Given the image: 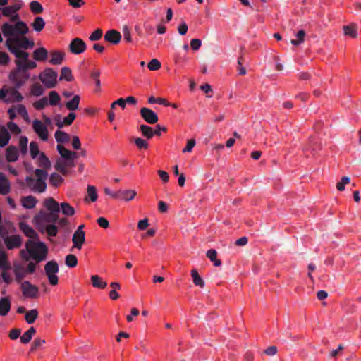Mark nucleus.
Segmentation results:
<instances>
[{
  "label": "nucleus",
  "instance_id": "obj_1",
  "mask_svg": "<svg viewBox=\"0 0 361 361\" xmlns=\"http://www.w3.org/2000/svg\"><path fill=\"white\" fill-rule=\"evenodd\" d=\"M1 32L7 37L6 46L16 57L26 58L29 56L28 53L21 50V49H27L29 47H32L34 45V43L30 42L25 36L28 32V27L25 23L18 21L14 25L5 23L1 26Z\"/></svg>",
  "mask_w": 361,
  "mask_h": 361
},
{
  "label": "nucleus",
  "instance_id": "obj_2",
  "mask_svg": "<svg viewBox=\"0 0 361 361\" xmlns=\"http://www.w3.org/2000/svg\"><path fill=\"white\" fill-rule=\"evenodd\" d=\"M58 219L59 216L54 215V213L41 210L34 216L32 223L40 231H44L49 236L54 237L58 233V228L55 225Z\"/></svg>",
  "mask_w": 361,
  "mask_h": 361
},
{
  "label": "nucleus",
  "instance_id": "obj_3",
  "mask_svg": "<svg viewBox=\"0 0 361 361\" xmlns=\"http://www.w3.org/2000/svg\"><path fill=\"white\" fill-rule=\"evenodd\" d=\"M57 150L61 158L56 161L55 169L66 175L68 173L69 168L75 166L74 160L78 157L77 154L59 144L57 145Z\"/></svg>",
  "mask_w": 361,
  "mask_h": 361
},
{
  "label": "nucleus",
  "instance_id": "obj_4",
  "mask_svg": "<svg viewBox=\"0 0 361 361\" xmlns=\"http://www.w3.org/2000/svg\"><path fill=\"white\" fill-rule=\"evenodd\" d=\"M36 178L32 177L26 178L27 187L35 192H43L47 188L46 179L47 173L42 169H36L35 171Z\"/></svg>",
  "mask_w": 361,
  "mask_h": 361
},
{
  "label": "nucleus",
  "instance_id": "obj_5",
  "mask_svg": "<svg viewBox=\"0 0 361 361\" xmlns=\"http://www.w3.org/2000/svg\"><path fill=\"white\" fill-rule=\"evenodd\" d=\"M25 248L31 258L38 262L44 260L47 254V248L42 242L30 239L25 243Z\"/></svg>",
  "mask_w": 361,
  "mask_h": 361
},
{
  "label": "nucleus",
  "instance_id": "obj_6",
  "mask_svg": "<svg viewBox=\"0 0 361 361\" xmlns=\"http://www.w3.org/2000/svg\"><path fill=\"white\" fill-rule=\"evenodd\" d=\"M51 120L47 116H43V121L39 119L32 121V130L41 141L46 142L49 140V132L48 126H51Z\"/></svg>",
  "mask_w": 361,
  "mask_h": 361
},
{
  "label": "nucleus",
  "instance_id": "obj_7",
  "mask_svg": "<svg viewBox=\"0 0 361 361\" xmlns=\"http://www.w3.org/2000/svg\"><path fill=\"white\" fill-rule=\"evenodd\" d=\"M16 64V69L11 73L9 78L15 86L19 88L28 80L29 74L22 68V65L18 63Z\"/></svg>",
  "mask_w": 361,
  "mask_h": 361
},
{
  "label": "nucleus",
  "instance_id": "obj_8",
  "mask_svg": "<svg viewBox=\"0 0 361 361\" xmlns=\"http://www.w3.org/2000/svg\"><path fill=\"white\" fill-rule=\"evenodd\" d=\"M0 99L6 103H14L21 102L23 97L16 89L9 87L0 90Z\"/></svg>",
  "mask_w": 361,
  "mask_h": 361
},
{
  "label": "nucleus",
  "instance_id": "obj_9",
  "mask_svg": "<svg viewBox=\"0 0 361 361\" xmlns=\"http://www.w3.org/2000/svg\"><path fill=\"white\" fill-rule=\"evenodd\" d=\"M44 271L49 282L52 286L58 284L59 278L56 274L59 272V266L55 261H49L44 266Z\"/></svg>",
  "mask_w": 361,
  "mask_h": 361
},
{
  "label": "nucleus",
  "instance_id": "obj_10",
  "mask_svg": "<svg viewBox=\"0 0 361 361\" xmlns=\"http://www.w3.org/2000/svg\"><path fill=\"white\" fill-rule=\"evenodd\" d=\"M39 78L45 87L51 88L56 84L57 73L51 68H46L39 74Z\"/></svg>",
  "mask_w": 361,
  "mask_h": 361
},
{
  "label": "nucleus",
  "instance_id": "obj_11",
  "mask_svg": "<svg viewBox=\"0 0 361 361\" xmlns=\"http://www.w3.org/2000/svg\"><path fill=\"white\" fill-rule=\"evenodd\" d=\"M84 225H80L76 231L74 232L73 235L72 237V242L73 243V247L71 248V251H73L74 249H78L80 250L82 249V245L85 241V234L83 231Z\"/></svg>",
  "mask_w": 361,
  "mask_h": 361
},
{
  "label": "nucleus",
  "instance_id": "obj_12",
  "mask_svg": "<svg viewBox=\"0 0 361 361\" xmlns=\"http://www.w3.org/2000/svg\"><path fill=\"white\" fill-rule=\"evenodd\" d=\"M20 289L23 295L26 298H37L39 295V290L37 286L25 281L21 283Z\"/></svg>",
  "mask_w": 361,
  "mask_h": 361
},
{
  "label": "nucleus",
  "instance_id": "obj_13",
  "mask_svg": "<svg viewBox=\"0 0 361 361\" xmlns=\"http://www.w3.org/2000/svg\"><path fill=\"white\" fill-rule=\"evenodd\" d=\"M22 7L20 2L16 3L13 5L4 6L1 10L2 15L5 17H11L12 21H16L19 18L17 11Z\"/></svg>",
  "mask_w": 361,
  "mask_h": 361
},
{
  "label": "nucleus",
  "instance_id": "obj_14",
  "mask_svg": "<svg viewBox=\"0 0 361 361\" xmlns=\"http://www.w3.org/2000/svg\"><path fill=\"white\" fill-rule=\"evenodd\" d=\"M87 49L86 43L80 38H74L69 44L70 51L73 54L83 53Z\"/></svg>",
  "mask_w": 361,
  "mask_h": 361
},
{
  "label": "nucleus",
  "instance_id": "obj_15",
  "mask_svg": "<svg viewBox=\"0 0 361 361\" xmlns=\"http://www.w3.org/2000/svg\"><path fill=\"white\" fill-rule=\"evenodd\" d=\"M3 240L8 250L18 248L22 245V238L19 235H8Z\"/></svg>",
  "mask_w": 361,
  "mask_h": 361
},
{
  "label": "nucleus",
  "instance_id": "obj_16",
  "mask_svg": "<svg viewBox=\"0 0 361 361\" xmlns=\"http://www.w3.org/2000/svg\"><path fill=\"white\" fill-rule=\"evenodd\" d=\"M142 118L149 124H154L158 121V116L152 109L143 107L140 109Z\"/></svg>",
  "mask_w": 361,
  "mask_h": 361
},
{
  "label": "nucleus",
  "instance_id": "obj_17",
  "mask_svg": "<svg viewBox=\"0 0 361 361\" xmlns=\"http://www.w3.org/2000/svg\"><path fill=\"white\" fill-rule=\"evenodd\" d=\"M43 204L49 212H53L54 215L59 216L60 207L59 203L53 197L45 199Z\"/></svg>",
  "mask_w": 361,
  "mask_h": 361
},
{
  "label": "nucleus",
  "instance_id": "obj_18",
  "mask_svg": "<svg viewBox=\"0 0 361 361\" xmlns=\"http://www.w3.org/2000/svg\"><path fill=\"white\" fill-rule=\"evenodd\" d=\"M19 228L27 237L32 238V240L38 238V235L36 231L24 221L19 223Z\"/></svg>",
  "mask_w": 361,
  "mask_h": 361
},
{
  "label": "nucleus",
  "instance_id": "obj_19",
  "mask_svg": "<svg viewBox=\"0 0 361 361\" xmlns=\"http://www.w3.org/2000/svg\"><path fill=\"white\" fill-rule=\"evenodd\" d=\"M137 195L134 190H119L118 200L128 202L133 200Z\"/></svg>",
  "mask_w": 361,
  "mask_h": 361
},
{
  "label": "nucleus",
  "instance_id": "obj_20",
  "mask_svg": "<svg viewBox=\"0 0 361 361\" xmlns=\"http://www.w3.org/2000/svg\"><path fill=\"white\" fill-rule=\"evenodd\" d=\"M104 39L109 42L116 44L121 41V35L119 32L115 30H111L106 32Z\"/></svg>",
  "mask_w": 361,
  "mask_h": 361
},
{
  "label": "nucleus",
  "instance_id": "obj_21",
  "mask_svg": "<svg viewBox=\"0 0 361 361\" xmlns=\"http://www.w3.org/2000/svg\"><path fill=\"white\" fill-rule=\"evenodd\" d=\"M20 202L24 208L31 209L36 207L37 200L34 196L28 195L22 197L20 199Z\"/></svg>",
  "mask_w": 361,
  "mask_h": 361
},
{
  "label": "nucleus",
  "instance_id": "obj_22",
  "mask_svg": "<svg viewBox=\"0 0 361 361\" xmlns=\"http://www.w3.org/2000/svg\"><path fill=\"white\" fill-rule=\"evenodd\" d=\"M358 26L355 23H350L343 27V34L351 38H356L357 37Z\"/></svg>",
  "mask_w": 361,
  "mask_h": 361
},
{
  "label": "nucleus",
  "instance_id": "obj_23",
  "mask_svg": "<svg viewBox=\"0 0 361 361\" xmlns=\"http://www.w3.org/2000/svg\"><path fill=\"white\" fill-rule=\"evenodd\" d=\"M11 190V183L5 175L0 173V194L6 195Z\"/></svg>",
  "mask_w": 361,
  "mask_h": 361
},
{
  "label": "nucleus",
  "instance_id": "obj_24",
  "mask_svg": "<svg viewBox=\"0 0 361 361\" xmlns=\"http://www.w3.org/2000/svg\"><path fill=\"white\" fill-rule=\"evenodd\" d=\"M18 150L15 146H9L6 150V159L9 162H15L18 159Z\"/></svg>",
  "mask_w": 361,
  "mask_h": 361
},
{
  "label": "nucleus",
  "instance_id": "obj_25",
  "mask_svg": "<svg viewBox=\"0 0 361 361\" xmlns=\"http://www.w3.org/2000/svg\"><path fill=\"white\" fill-rule=\"evenodd\" d=\"M17 60H16V63H18L22 65V68L27 71V69H32L37 67V63L33 61H28V56L26 58L23 57H16Z\"/></svg>",
  "mask_w": 361,
  "mask_h": 361
},
{
  "label": "nucleus",
  "instance_id": "obj_26",
  "mask_svg": "<svg viewBox=\"0 0 361 361\" xmlns=\"http://www.w3.org/2000/svg\"><path fill=\"white\" fill-rule=\"evenodd\" d=\"M14 231L13 225L10 222L0 223V235L2 239L9 235Z\"/></svg>",
  "mask_w": 361,
  "mask_h": 361
},
{
  "label": "nucleus",
  "instance_id": "obj_27",
  "mask_svg": "<svg viewBox=\"0 0 361 361\" xmlns=\"http://www.w3.org/2000/svg\"><path fill=\"white\" fill-rule=\"evenodd\" d=\"M11 139V135L8 130L0 125V147H4L7 145Z\"/></svg>",
  "mask_w": 361,
  "mask_h": 361
},
{
  "label": "nucleus",
  "instance_id": "obj_28",
  "mask_svg": "<svg viewBox=\"0 0 361 361\" xmlns=\"http://www.w3.org/2000/svg\"><path fill=\"white\" fill-rule=\"evenodd\" d=\"M64 59V54L59 51H54L50 53L49 63L53 65L61 64Z\"/></svg>",
  "mask_w": 361,
  "mask_h": 361
},
{
  "label": "nucleus",
  "instance_id": "obj_29",
  "mask_svg": "<svg viewBox=\"0 0 361 361\" xmlns=\"http://www.w3.org/2000/svg\"><path fill=\"white\" fill-rule=\"evenodd\" d=\"M13 272L16 277V281L18 283H22V280L26 275V271L25 269L18 264H14Z\"/></svg>",
  "mask_w": 361,
  "mask_h": 361
},
{
  "label": "nucleus",
  "instance_id": "obj_30",
  "mask_svg": "<svg viewBox=\"0 0 361 361\" xmlns=\"http://www.w3.org/2000/svg\"><path fill=\"white\" fill-rule=\"evenodd\" d=\"M11 310V302L8 298H3L0 299V315L6 316Z\"/></svg>",
  "mask_w": 361,
  "mask_h": 361
},
{
  "label": "nucleus",
  "instance_id": "obj_31",
  "mask_svg": "<svg viewBox=\"0 0 361 361\" xmlns=\"http://www.w3.org/2000/svg\"><path fill=\"white\" fill-rule=\"evenodd\" d=\"M80 102V97L79 95L76 94L74 95L70 101H68L65 105L68 110L73 111L78 109Z\"/></svg>",
  "mask_w": 361,
  "mask_h": 361
},
{
  "label": "nucleus",
  "instance_id": "obj_32",
  "mask_svg": "<svg viewBox=\"0 0 361 361\" xmlns=\"http://www.w3.org/2000/svg\"><path fill=\"white\" fill-rule=\"evenodd\" d=\"M48 52L45 48L40 47L36 49L33 52V57L36 61H45L47 58Z\"/></svg>",
  "mask_w": 361,
  "mask_h": 361
},
{
  "label": "nucleus",
  "instance_id": "obj_33",
  "mask_svg": "<svg viewBox=\"0 0 361 361\" xmlns=\"http://www.w3.org/2000/svg\"><path fill=\"white\" fill-rule=\"evenodd\" d=\"M35 333V329L33 326L30 327L20 337V342L24 344L28 343L31 341Z\"/></svg>",
  "mask_w": 361,
  "mask_h": 361
},
{
  "label": "nucleus",
  "instance_id": "obj_34",
  "mask_svg": "<svg viewBox=\"0 0 361 361\" xmlns=\"http://www.w3.org/2000/svg\"><path fill=\"white\" fill-rule=\"evenodd\" d=\"M91 282L93 287L100 289H104L107 286V283L102 281V278L98 275H92L91 276Z\"/></svg>",
  "mask_w": 361,
  "mask_h": 361
},
{
  "label": "nucleus",
  "instance_id": "obj_35",
  "mask_svg": "<svg viewBox=\"0 0 361 361\" xmlns=\"http://www.w3.org/2000/svg\"><path fill=\"white\" fill-rule=\"evenodd\" d=\"M0 268L3 269V271H8L11 268L7 255L4 251L0 252Z\"/></svg>",
  "mask_w": 361,
  "mask_h": 361
},
{
  "label": "nucleus",
  "instance_id": "obj_36",
  "mask_svg": "<svg viewBox=\"0 0 361 361\" xmlns=\"http://www.w3.org/2000/svg\"><path fill=\"white\" fill-rule=\"evenodd\" d=\"M16 112L20 115L26 122H30V117L25 106L23 104H17L13 106Z\"/></svg>",
  "mask_w": 361,
  "mask_h": 361
},
{
  "label": "nucleus",
  "instance_id": "obj_37",
  "mask_svg": "<svg viewBox=\"0 0 361 361\" xmlns=\"http://www.w3.org/2000/svg\"><path fill=\"white\" fill-rule=\"evenodd\" d=\"M191 276L192 278L193 283L195 286H199L200 288L204 287V282L202 277L199 275L196 269H192L191 271Z\"/></svg>",
  "mask_w": 361,
  "mask_h": 361
},
{
  "label": "nucleus",
  "instance_id": "obj_38",
  "mask_svg": "<svg viewBox=\"0 0 361 361\" xmlns=\"http://www.w3.org/2000/svg\"><path fill=\"white\" fill-rule=\"evenodd\" d=\"M61 97L56 91H51L49 93L48 104L51 106H56L59 104Z\"/></svg>",
  "mask_w": 361,
  "mask_h": 361
},
{
  "label": "nucleus",
  "instance_id": "obj_39",
  "mask_svg": "<svg viewBox=\"0 0 361 361\" xmlns=\"http://www.w3.org/2000/svg\"><path fill=\"white\" fill-rule=\"evenodd\" d=\"M140 130L142 135L147 137V139H151L154 135L153 129L147 125H141L140 126Z\"/></svg>",
  "mask_w": 361,
  "mask_h": 361
},
{
  "label": "nucleus",
  "instance_id": "obj_40",
  "mask_svg": "<svg viewBox=\"0 0 361 361\" xmlns=\"http://www.w3.org/2000/svg\"><path fill=\"white\" fill-rule=\"evenodd\" d=\"M60 80H65L66 81H72L73 76L71 70L68 67H63L61 68Z\"/></svg>",
  "mask_w": 361,
  "mask_h": 361
},
{
  "label": "nucleus",
  "instance_id": "obj_41",
  "mask_svg": "<svg viewBox=\"0 0 361 361\" xmlns=\"http://www.w3.org/2000/svg\"><path fill=\"white\" fill-rule=\"evenodd\" d=\"M61 209L62 213L68 216H72L75 214V209L67 202H62L61 204Z\"/></svg>",
  "mask_w": 361,
  "mask_h": 361
},
{
  "label": "nucleus",
  "instance_id": "obj_42",
  "mask_svg": "<svg viewBox=\"0 0 361 361\" xmlns=\"http://www.w3.org/2000/svg\"><path fill=\"white\" fill-rule=\"evenodd\" d=\"M54 135L56 142L59 143L68 142L70 139L69 135L61 130H56Z\"/></svg>",
  "mask_w": 361,
  "mask_h": 361
},
{
  "label": "nucleus",
  "instance_id": "obj_43",
  "mask_svg": "<svg viewBox=\"0 0 361 361\" xmlns=\"http://www.w3.org/2000/svg\"><path fill=\"white\" fill-rule=\"evenodd\" d=\"M30 153L32 159H36L42 152H39V145L37 142L32 141L30 143Z\"/></svg>",
  "mask_w": 361,
  "mask_h": 361
},
{
  "label": "nucleus",
  "instance_id": "obj_44",
  "mask_svg": "<svg viewBox=\"0 0 361 361\" xmlns=\"http://www.w3.org/2000/svg\"><path fill=\"white\" fill-rule=\"evenodd\" d=\"M65 264L70 268H73L78 264V259L75 255L68 254L65 259Z\"/></svg>",
  "mask_w": 361,
  "mask_h": 361
},
{
  "label": "nucleus",
  "instance_id": "obj_45",
  "mask_svg": "<svg viewBox=\"0 0 361 361\" xmlns=\"http://www.w3.org/2000/svg\"><path fill=\"white\" fill-rule=\"evenodd\" d=\"M38 317V311L36 309H32L25 314V320L28 324L35 322Z\"/></svg>",
  "mask_w": 361,
  "mask_h": 361
},
{
  "label": "nucleus",
  "instance_id": "obj_46",
  "mask_svg": "<svg viewBox=\"0 0 361 361\" xmlns=\"http://www.w3.org/2000/svg\"><path fill=\"white\" fill-rule=\"evenodd\" d=\"M37 161L39 166L45 169H49L51 166L50 161L43 152L39 155Z\"/></svg>",
  "mask_w": 361,
  "mask_h": 361
},
{
  "label": "nucleus",
  "instance_id": "obj_47",
  "mask_svg": "<svg viewBox=\"0 0 361 361\" xmlns=\"http://www.w3.org/2000/svg\"><path fill=\"white\" fill-rule=\"evenodd\" d=\"M216 251L215 250H209L207 252V257L214 262V265L216 267H219L221 264V262L219 259H216Z\"/></svg>",
  "mask_w": 361,
  "mask_h": 361
},
{
  "label": "nucleus",
  "instance_id": "obj_48",
  "mask_svg": "<svg viewBox=\"0 0 361 361\" xmlns=\"http://www.w3.org/2000/svg\"><path fill=\"white\" fill-rule=\"evenodd\" d=\"M45 23L42 17H37L32 25L33 29L37 32H40L43 30Z\"/></svg>",
  "mask_w": 361,
  "mask_h": 361
},
{
  "label": "nucleus",
  "instance_id": "obj_49",
  "mask_svg": "<svg viewBox=\"0 0 361 361\" xmlns=\"http://www.w3.org/2000/svg\"><path fill=\"white\" fill-rule=\"evenodd\" d=\"M30 93L36 97H39L44 93L43 87L39 83H35L32 85Z\"/></svg>",
  "mask_w": 361,
  "mask_h": 361
},
{
  "label": "nucleus",
  "instance_id": "obj_50",
  "mask_svg": "<svg viewBox=\"0 0 361 361\" xmlns=\"http://www.w3.org/2000/svg\"><path fill=\"white\" fill-rule=\"evenodd\" d=\"M296 39H292L290 41L291 44L294 46H298L304 42V39L305 37V32L303 30L298 31L296 34Z\"/></svg>",
  "mask_w": 361,
  "mask_h": 361
},
{
  "label": "nucleus",
  "instance_id": "obj_51",
  "mask_svg": "<svg viewBox=\"0 0 361 361\" xmlns=\"http://www.w3.org/2000/svg\"><path fill=\"white\" fill-rule=\"evenodd\" d=\"M87 196L90 197L91 202H96L98 195L97 192V188L93 185H88L87 189Z\"/></svg>",
  "mask_w": 361,
  "mask_h": 361
},
{
  "label": "nucleus",
  "instance_id": "obj_52",
  "mask_svg": "<svg viewBox=\"0 0 361 361\" xmlns=\"http://www.w3.org/2000/svg\"><path fill=\"white\" fill-rule=\"evenodd\" d=\"M30 8L33 13L39 14L43 11V7L41 4L37 1H32L30 4Z\"/></svg>",
  "mask_w": 361,
  "mask_h": 361
},
{
  "label": "nucleus",
  "instance_id": "obj_53",
  "mask_svg": "<svg viewBox=\"0 0 361 361\" xmlns=\"http://www.w3.org/2000/svg\"><path fill=\"white\" fill-rule=\"evenodd\" d=\"M48 98L47 97H42L40 99L35 102L33 103V106L37 110H42L44 109L48 105Z\"/></svg>",
  "mask_w": 361,
  "mask_h": 361
},
{
  "label": "nucleus",
  "instance_id": "obj_54",
  "mask_svg": "<svg viewBox=\"0 0 361 361\" xmlns=\"http://www.w3.org/2000/svg\"><path fill=\"white\" fill-rule=\"evenodd\" d=\"M63 179L59 174L53 173L51 174L49 181L54 186H58L63 182Z\"/></svg>",
  "mask_w": 361,
  "mask_h": 361
},
{
  "label": "nucleus",
  "instance_id": "obj_55",
  "mask_svg": "<svg viewBox=\"0 0 361 361\" xmlns=\"http://www.w3.org/2000/svg\"><path fill=\"white\" fill-rule=\"evenodd\" d=\"M27 143L28 139L26 136H21L19 139V147L20 149L21 153L25 154L27 152Z\"/></svg>",
  "mask_w": 361,
  "mask_h": 361
},
{
  "label": "nucleus",
  "instance_id": "obj_56",
  "mask_svg": "<svg viewBox=\"0 0 361 361\" xmlns=\"http://www.w3.org/2000/svg\"><path fill=\"white\" fill-rule=\"evenodd\" d=\"M350 183V178L347 176H343L341 180L336 183V188L339 191H343L345 188V185Z\"/></svg>",
  "mask_w": 361,
  "mask_h": 361
},
{
  "label": "nucleus",
  "instance_id": "obj_57",
  "mask_svg": "<svg viewBox=\"0 0 361 361\" xmlns=\"http://www.w3.org/2000/svg\"><path fill=\"white\" fill-rule=\"evenodd\" d=\"M148 102L149 104L158 103V104H162L165 106H169L170 105L169 102H168L165 99L161 98V97L155 98L154 97H150L148 99Z\"/></svg>",
  "mask_w": 361,
  "mask_h": 361
},
{
  "label": "nucleus",
  "instance_id": "obj_58",
  "mask_svg": "<svg viewBox=\"0 0 361 361\" xmlns=\"http://www.w3.org/2000/svg\"><path fill=\"white\" fill-rule=\"evenodd\" d=\"M7 127L8 129L15 135H18L21 133V129L19 128V126L12 121H10L7 123Z\"/></svg>",
  "mask_w": 361,
  "mask_h": 361
},
{
  "label": "nucleus",
  "instance_id": "obj_59",
  "mask_svg": "<svg viewBox=\"0 0 361 361\" xmlns=\"http://www.w3.org/2000/svg\"><path fill=\"white\" fill-rule=\"evenodd\" d=\"M147 66L150 71H157L161 68V63L158 59H153L149 62Z\"/></svg>",
  "mask_w": 361,
  "mask_h": 361
},
{
  "label": "nucleus",
  "instance_id": "obj_60",
  "mask_svg": "<svg viewBox=\"0 0 361 361\" xmlns=\"http://www.w3.org/2000/svg\"><path fill=\"white\" fill-rule=\"evenodd\" d=\"M135 144L137 146V147L140 149H147L149 147L148 142L145 140L140 138V137H137V138L135 139Z\"/></svg>",
  "mask_w": 361,
  "mask_h": 361
},
{
  "label": "nucleus",
  "instance_id": "obj_61",
  "mask_svg": "<svg viewBox=\"0 0 361 361\" xmlns=\"http://www.w3.org/2000/svg\"><path fill=\"white\" fill-rule=\"evenodd\" d=\"M187 61V57L186 55H181L179 53H176L174 56V62L177 65H180L183 63H185Z\"/></svg>",
  "mask_w": 361,
  "mask_h": 361
},
{
  "label": "nucleus",
  "instance_id": "obj_62",
  "mask_svg": "<svg viewBox=\"0 0 361 361\" xmlns=\"http://www.w3.org/2000/svg\"><path fill=\"white\" fill-rule=\"evenodd\" d=\"M103 32L101 29H97L90 36L89 39L91 41H97L101 39Z\"/></svg>",
  "mask_w": 361,
  "mask_h": 361
},
{
  "label": "nucleus",
  "instance_id": "obj_63",
  "mask_svg": "<svg viewBox=\"0 0 361 361\" xmlns=\"http://www.w3.org/2000/svg\"><path fill=\"white\" fill-rule=\"evenodd\" d=\"M195 144H196L195 140H194V139L188 140L185 147L183 149V153L190 152L192 150L193 147H195Z\"/></svg>",
  "mask_w": 361,
  "mask_h": 361
},
{
  "label": "nucleus",
  "instance_id": "obj_64",
  "mask_svg": "<svg viewBox=\"0 0 361 361\" xmlns=\"http://www.w3.org/2000/svg\"><path fill=\"white\" fill-rule=\"evenodd\" d=\"M123 39L126 42H132V37L130 29L127 26H124L123 28Z\"/></svg>",
  "mask_w": 361,
  "mask_h": 361
}]
</instances>
